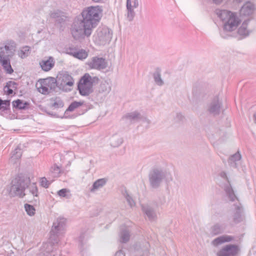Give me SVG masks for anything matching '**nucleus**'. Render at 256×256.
<instances>
[{
	"mask_svg": "<svg viewBox=\"0 0 256 256\" xmlns=\"http://www.w3.org/2000/svg\"><path fill=\"white\" fill-rule=\"evenodd\" d=\"M108 182V179L106 178H102L97 180L94 183L90 188V192H94L96 190L102 188Z\"/></svg>",
	"mask_w": 256,
	"mask_h": 256,
	"instance_id": "412c9836",
	"label": "nucleus"
},
{
	"mask_svg": "<svg viewBox=\"0 0 256 256\" xmlns=\"http://www.w3.org/2000/svg\"><path fill=\"white\" fill-rule=\"evenodd\" d=\"M220 176L222 177V178H225V177L226 178V173L225 172H222L220 173Z\"/></svg>",
	"mask_w": 256,
	"mask_h": 256,
	"instance_id": "13d9d810",
	"label": "nucleus"
},
{
	"mask_svg": "<svg viewBox=\"0 0 256 256\" xmlns=\"http://www.w3.org/2000/svg\"><path fill=\"white\" fill-rule=\"evenodd\" d=\"M135 205L134 200L129 196V206L132 207Z\"/></svg>",
	"mask_w": 256,
	"mask_h": 256,
	"instance_id": "5fc2aeb1",
	"label": "nucleus"
},
{
	"mask_svg": "<svg viewBox=\"0 0 256 256\" xmlns=\"http://www.w3.org/2000/svg\"><path fill=\"white\" fill-rule=\"evenodd\" d=\"M224 228L222 225L216 223L212 226L210 228V234L214 236L220 234L224 232Z\"/></svg>",
	"mask_w": 256,
	"mask_h": 256,
	"instance_id": "c85d7f7f",
	"label": "nucleus"
},
{
	"mask_svg": "<svg viewBox=\"0 0 256 256\" xmlns=\"http://www.w3.org/2000/svg\"><path fill=\"white\" fill-rule=\"evenodd\" d=\"M119 190L122 194L124 196L126 200L128 201V192H127L126 187L124 186H121Z\"/></svg>",
	"mask_w": 256,
	"mask_h": 256,
	"instance_id": "79ce46f5",
	"label": "nucleus"
},
{
	"mask_svg": "<svg viewBox=\"0 0 256 256\" xmlns=\"http://www.w3.org/2000/svg\"><path fill=\"white\" fill-rule=\"evenodd\" d=\"M134 248L138 250V248H136V247H134Z\"/></svg>",
	"mask_w": 256,
	"mask_h": 256,
	"instance_id": "69168bd1",
	"label": "nucleus"
},
{
	"mask_svg": "<svg viewBox=\"0 0 256 256\" xmlns=\"http://www.w3.org/2000/svg\"><path fill=\"white\" fill-rule=\"evenodd\" d=\"M152 76L155 83L158 86H162L164 82L161 78V70L160 68H156L152 74Z\"/></svg>",
	"mask_w": 256,
	"mask_h": 256,
	"instance_id": "393cba45",
	"label": "nucleus"
},
{
	"mask_svg": "<svg viewBox=\"0 0 256 256\" xmlns=\"http://www.w3.org/2000/svg\"><path fill=\"white\" fill-rule=\"evenodd\" d=\"M222 106V102L218 96H215L208 104V111L213 116H217L220 114Z\"/></svg>",
	"mask_w": 256,
	"mask_h": 256,
	"instance_id": "ddd939ff",
	"label": "nucleus"
},
{
	"mask_svg": "<svg viewBox=\"0 0 256 256\" xmlns=\"http://www.w3.org/2000/svg\"><path fill=\"white\" fill-rule=\"evenodd\" d=\"M92 0L96 2H99L101 1V0Z\"/></svg>",
	"mask_w": 256,
	"mask_h": 256,
	"instance_id": "e2e57ef3",
	"label": "nucleus"
},
{
	"mask_svg": "<svg viewBox=\"0 0 256 256\" xmlns=\"http://www.w3.org/2000/svg\"><path fill=\"white\" fill-rule=\"evenodd\" d=\"M120 242L122 243H126L128 242V228L126 225L124 224L120 228Z\"/></svg>",
	"mask_w": 256,
	"mask_h": 256,
	"instance_id": "4be33fe9",
	"label": "nucleus"
},
{
	"mask_svg": "<svg viewBox=\"0 0 256 256\" xmlns=\"http://www.w3.org/2000/svg\"><path fill=\"white\" fill-rule=\"evenodd\" d=\"M10 100H2L0 98V110L3 112L10 110Z\"/></svg>",
	"mask_w": 256,
	"mask_h": 256,
	"instance_id": "72a5a7b5",
	"label": "nucleus"
},
{
	"mask_svg": "<svg viewBox=\"0 0 256 256\" xmlns=\"http://www.w3.org/2000/svg\"><path fill=\"white\" fill-rule=\"evenodd\" d=\"M240 251L239 246L236 244H229L223 246L217 252V256H238Z\"/></svg>",
	"mask_w": 256,
	"mask_h": 256,
	"instance_id": "f8f14e48",
	"label": "nucleus"
},
{
	"mask_svg": "<svg viewBox=\"0 0 256 256\" xmlns=\"http://www.w3.org/2000/svg\"><path fill=\"white\" fill-rule=\"evenodd\" d=\"M6 84L14 90H17L18 84L16 82L13 81H8Z\"/></svg>",
	"mask_w": 256,
	"mask_h": 256,
	"instance_id": "49530a36",
	"label": "nucleus"
},
{
	"mask_svg": "<svg viewBox=\"0 0 256 256\" xmlns=\"http://www.w3.org/2000/svg\"><path fill=\"white\" fill-rule=\"evenodd\" d=\"M148 177L150 187L157 189L166 178V172L161 168H154L150 170Z\"/></svg>",
	"mask_w": 256,
	"mask_h": 256,
	"instance_id": "0eeeda50",
	"label": "nucleus"
},
{
	"mask_svg": "<svg viewBox=\"0 0 256 256\" xmlns=\"http://www.w3.org/2000/svg\"><path fill=\"white\" fill-rule=\"evenodd\" d=\"M53 106L56 108H60L63 106L64 104L62 100H58L56 101L54 103Z\"/></svg>",
	"mask_w": 256,
	"mask_h": 256,
	"instance_id": "de8ad7c7",
	"label": "nucleus"
},
{
	"mask_svg": "<svg viewBox=\"0 0 256 256\" xmlns=\"http://www.w3.org/2000/svg\"><path fill=\"white\" fill-rule=\"evenodd\" d=\"M114 256H126L122 250L118 251Z\"/></svg>",
	"mask_w": 256,
	"mask_h": 256,
	"instance_id": "603ef678",
	"label": "nucleus"
},
{
	"mask_svg": "<svg viewBox=\"0 0 256 256\" xmlns=\"http://www.w3.org/2000/svg\"><path fill=\"white\" fill-rule=\"evenodd\" d=\"M142 210L150 221L154 222L156 220L157 216L152 208L148 204H142Z\"/></svg>",
	"mask_w": 256,
	"mask_h": 256,
	"instance_id": "dca6fc26",
	"label": "nucleus"
},
{
	"mask_svg": "<svg viewBox=\"0 0 256 256\" xmlns=\"http://www.w3.org/2000/svg\"><path fill=\"white\" fill-rule=\"evenodd\" d=\"M141 120H144L146 122H150L149 120H147L146 118H144L138 111H134L129 113V124L138 122Z\"/></svg>",
	"mask_w": 256,
	"mask_h": 256,
	"instance_id": "aec40b11",
	"label": "nucleus"
},
{
	"mask_svg": "<svg viewBox=\"0 0 256 256\" xmlns=\"http://www.w3.org/2000/svg\"><path fill=\"white\" fill-rule=\"evenodd\" d=\"M28 193L26 194H30L33 196L34 198H38V189L36 183H30L28 188Z\"/></svg>",
	"mask_w": 256,
	"mask_h": 256,
	"instance_id": "2f4dec72",
	"label": "nucleus"
},
{
	"mask_svg": "<svg viewBox=\"0 0 256 256\" xmlns=\"http://www.w3.org/2000/svg\"><path fill=\"white\" fill-rule=\"evenodd\" d=\"M128 0H126V8L127 10H128Z\"/></svg>",
	"mask_w": 256,
	"mask_h": 256,
	"instance_id": "680f3d73",
	"label": "nucleus"
},
{
	"mask_svg": "<svg viewBox=\"0 0 256 256\" xmlns=\"http://www.w3.org/2000/svg\"><path fill=\"white\" fill-rule=\"evenodd\" d=\"M129 21H132L134 20L136 16V12L133 10V8H132V4L129 2Z\"/></svg>",
	"mask_w": 256,
	"mask_h": 256,
	"instance_id": "a19ab883",
	"label": "nucleus"
},
{
	"mask_svg": "<svg viewBox=\"0 0 256 256\" xmlns=\"http://www.w3.org/2000/svg\"><path fill=\"white\" fill-rule=\"evenodd\" d=\"M130 3L132 4V8H137L138 6V0H133L132 2L130 0Z\"/></svg>",
	"mask_w": 256,
	"mask_h": 256,
	"instance_id": "8fccbe9b",
	"label": "nucleus"
},
{
	"mask_svg": "<svg viewBox=\"0 0 256 256\" xmlns=\"http://www.w3.org/2000/svg\"><path fill=\"white\" fill-rule=\"evenodd\" d=\"M253 118L254 122L256 124V112L254 114Z\"/></svg>",
	"mask_w": 256,
	"mask_h": 256,
	"instance_id": "bf43d9fd",
	"label": "nucleus"
},
{
	"mask_svg": "<svg viewBox=\"0 0 256 256\" xmlns=\"http://www.w3.org/2000/svg\"><path fill=\"white\" fill-rule=\"evenodd\" d=\"M176 118L180 120H182L183 118V116L181 114H178Z\"/></svg>",
	"mask_w": 256,
	"mask_h": 256,
	"instance_id": "4d7b16f0",
	"label": "nucleus"
},
{
	"mask_svg": "<svg viewBox=\"0 0 256 256\" xmlns=\"http://www.w3.org/2000/svg\"><path fill=\"white\" fill-rule=\"evenodd\" d=\"M112 31L107 27L99 28L94 36V42L99 45L108 43L112 38Z\"/></svg>",
	"mask_w": 256,
	"mask_h": 256,
	"instance_id": "9d476101",
	"label": "nucleus"
},
{
	"mask_svg": "<svg viewBox=\"0 0 256 256\" xmlns=\"http://www.w3.org/2000/svg\"><path fill=\"white\" fill-rule=\"evenodd\" d=\"M223 0H212L213 3L215 4H220L222 2Z\"/></svg>",
	"mask_w": 256,
	"mask_h": 256,
	"instance_id": "6e6d98bb",
	"label": "nucleus"
},
{
	"mask_svg": "<svg viewBox=\"0 0 256 256\" xmlns=\"http://www.w3.org/2000/svg\"><path fill=\"white\" fill-rule=\"evenodd\" d=\"M22 156V150L20 146H18L12 152L11 160H14V162H16L15 160H19Z\"/></svg>",
	"mask_w": 256,
	"mask_h": 256,
	"instance_id": "7c9ffc66",
	"label": "nucleus"
},
{
	"mask_svg": "<svg viewBox=\"0 0 256 256\" xmlns=\"http://www.w3.org/2000/svg\"><path fill=\"white\" fill-rule=\"evenodd\" d=\"M4 93L8 96L12 94L14 92V90L9 87V86L6 84L4 88Z\"/></svg>",
	"mask_w": 256,
	"mask_h": 256,
	"instance_id": "c03bdc74",
	"label": "nucleus"
},
{
	"mask_svg": "<svg viewBox=\"0 0 256 256\" xmlns=\"http://www.w3.org/2000/svg\"><path fill=\"white\" fill-rule=\"evenodd\" d=\"M250 20H245L242 24V26L238 29V32L240 35L246 36L249 35L250 32L247 30V26L250 22Z\"/></svg>",
	"mask_w": 256,
	"mask_h": 256,
	"instance_id": "bb28decb",
	"label": "nucleus"
},
{
	"mask_svg": "<svg viewBox=\"0 0 256 256\" xmlns=\"http://www.w3.org/2000/svg\"><path fill=\"white\" fill-rule=\"evenodd\" d=\"M57 86L62 90L66 86H72L74 84L73 78L67 72H59L56 77Z\"/></svg>",
	"mask_w": 256,
	"mask_h": 256,
	"instance_id": "9b49d317",
	"label": "nucleus"
},
{
	"mask_svg": "<svg viewBox=\"0 0 256 256\" xmlns=\"http://www.w3.org/2000/svg\"><path fill=\"white\" fill-rule=\"evenodd\" d=\"M16 48L15 42L10 40L5 45L4 48L1 47L0 48V62L2 63L4 68L9 74H12L14 72L10 64L9 57L13 55Z\"/></svg>",
	"mask_w": 256,
	"mask_h": 256,
	"instance_id": "39448f33",
	"label": "nucleus"
},
{
	"mask_svg": "<svg viewBox=\"0 0 256 256\" xmlns=\"http://www.w3.org/2000/svg\"><path fill=\"white\" fill-rule=\"evenodd\" d=\"M55 61L52 56H50L46 60H42L40 62V65L42 70L45 72L50 70L54 66Z\"/></svg>",
	"mask_w": 256,
	"mask_h": 256,
	"instance_id": "a211bd4d",
	"label": "nucleus"
},
{
	"mask_svg": "<svg viewBox=\"0 0 256 256\" xmlns=\"http://www.w3.org/2000/svg\"><path fill=\"white\" fill-rule=\"evenodd\" d=\"M102 12V10L98 6L88 7L82 12V20L86 26L92 30L100 22Z\"/></svg>",
	"mask_w": 256,
	"mask_h": 256,
	"instance_id": "20e7f679",
	"label": "nucleus"
},
{
	"mask_svg": "<svg viewBox=\"0 0 256 256\" xmlns=\"http://www.w3.org/2000/svg\"><path fill=\"white\" fill-rule=\"evenodd\" d=\"M96 97H97V100H99L98 97H100V100H101V99H102V96H99V94H97Z\"/></svg>",
	"mask_w": 256,
	"mask_h": 256,
	"instance_id": "052dcab7",
	"label": "nucleus"
},
{
	"mask_svg": "<svg viewBox=\"0 0 256 256\" xmlns=\"http://www.w3.org/2000/svg\"><path fill=\"white\" fill-rule=\"evenodd\" d=\"M90 68L97 70H101L106 68L108 66V63L106 60L102 58L94 56L92 58L91 61L88 62Z\"/></svg>",
	"mask_w": 256,
	"mask_h": 256,
	"instance_id": "4468645a",
	"label": "nucleus"
},
{
	"mask_svg": "<svg viewBox=\"0 0 256 256\" xmlns=\"http://www.w3.org/2000/svg\"><path fill=\"white\" fill-rule=\"evenodd\" d=\"M166 202V198L164 196H162V198H160V200L156 202V206H159L163 204Z\"/></svg>",
	"mask_w": 256,
	"mask_h": 256,
	"instance_id": "09e8293b",
	"label": "nucleus"
},
{
	"mask_svg": "<svg viewBox=\"0 0 256 256\" xmlns=\"http://www.w3.org/2000/svg\"><path fill=\"white\" fill-rule=\"evenodd\" d=\"M84 238V234H81L78 238V241L80 242V246L82 248L84 246L83 240Z\"/></svg>",
	"mask_w": 256,
	"mask_h": 256,
	"instance_id": "3c124183",
	"label": "nucleus"
},
{
	"mask_svg": "<svg viewBox=\"0 0 256 256\" xmlns=\"http://www.w3.org/2000/svg\"><path fill=\"white\" fill-rule=\"evenodd\" d=\"M31 52V48L28 46H23L20 51H18V56L22 58H24L28 56Z\"/></svg>",
	"mask_w": 256,
	"mask_h": 256,
	"instance_id": "473e14b6",
	"label": "nucleus"
},
{
	"mask_svg": "<svg viewBox=\"0 0 256 256\" xmlns=\"http://www.w3.org/2000/svg\"><path fill=\"white\" fill-rule=\"evenodd\" d=\"M52 168L54 169V170L56 174H58L60 173V169L58 166H54Z\"/></svg>",
	"mask_w": 256,
	"mask_h": 256,
	"instance_id": "864d4df0",
	"label": "nucleus"
},
{
	"mask_svg": "<svg viewBox=\"0 0 256 256\" xmlns=\"http://www.w3.org/2000/svg\"><path fill=\"white\" fill-rule=\"evenodd\" d=\"M66 19V16L64 14V13L61 16L56 20V22L62 24H64Z\"/></svg>",
	"mask_w": 256,
	"mask_h": 256,
	"instance_id": "a18cd8bd",
	"label": "nucleus"
},
{
	"mask_svg": "<svg viewBox=\"0 0 256 256\" xmlns=\"http://www.w3.org/2000/svg\"><path fill=\"white\" fill-rule=\"evenodd\" d=\"M69 192V190L66 188H62L57 192L58 195L60 197L68 198L66 193Z\"/></svg>",
	"mask_w": 256,
	"mask_h": 256,
	"instance_id": "ea45409f",
	"label": "nucleus"
},
{
	"mask_svg": "<svg viewBox=\"0 0 256 256\" xmlns=\"http://www.w3.org/2000/svg\"><path fill=\"white\" fill-rule=\"evenodd\" d=\"M234 236L228 235H223L214 238L212 242L214 246H218L222 244L234 240Z\"/></svg>",
	"mask_w": 256,
	"mask_h": 256,
	"instance_id": "6ab92c4d",
	"label": "nucleus"
},
{
	"mask_svg": "<svg viewBox=\"0 0 256 256\" xmlns=\"http://www.w3.org/2000/svg\"><path fill=\"white\" fill-rule=\"evenodd\" d=\"M84 102H73L70 104V106H68V108L66 110V111L72 112L76 108L82 106Z\"/></svg>",
	"mask_w": 256,
	"mask_h": 256,
	"instance_id": "c9c22d12",
	"label": "nucleus"
},
{
	"mask_svg": "<svg viewBox=\"0 0 256 256\" xmlns=\"http://www.w3.org/2000/svg\"><path fill=\"white\" fill-rule=\"evenodd\" d=\"M40 182L41 186L45 188H48L50 184L45 177L41 178Z\"/></svg>",
	"mask_w": 256,
	"mask_h": 256,
	"instance_id": "37998d69",
	"label": "nucleus"
},
{
	"mask_svg": "<svg viewBox=\"0 0 256 256\" xmlns=\"http://www.w3.org/2000/svg\"><path fill=\"white\" fill-rule=\"evenodd\" d=\"M218 16L223 22L225 21L224 24L223 32H220V35L224 38H226L224 35L226 32H232L235 30L240 24V20L236 14L228 10H216Z\"/></svg>",
	"mask_w": 256,
	"mask_h": 256,
	"instance_id": "7ed1b4c3",
	"label": "nucleus"
},
{
	"mask_svg": "<svg viewBox=\"0 0 256 256\" xmlns=\"http://www.w3.org/2000/svg\"><path fill=\"white\" fill-rule=\"evenodd\" d=\"M30 183V177L22 174H18L11 182L9 194L12 197L24 198V192Z\"/></svg>",
	"mask_w": 256,
	"mask_h": 256,
	"instance_id": "f03ea898",
	"label": "nucleus"
},
{
	"mask_svg": "<svg viewBox=\"0 0 256 256\" xmlns=\"http://www.w3.org/2000/svg\"><path fill=\"white\" fill-rule=\"evenodd\" d=\"M122 138L117 134L113 135L110 140V146L114 148L122 144Z\"/></svg>",
	"mask_w": 256,
	"mask_h": 256,
	"instance_id": "a878e982",
	"label": "nucleus"
},
{
	"mask_svg": "<svg viewBox=\"0 0 256 256\" xmlns=\"http://www.w3.org/2000/svg\"><path fill=\"white\" fill-rule=\"evenodd\" d=\"M88 54L84 50H77L74 57L79 60H84L86 58Z\"/></svg>",
	"mask_w": 256,
	"mask_h": 256,
	"instance_id": "f704fd0d",
	"label": "nucleus"
},
{
	"mask_svg": "<svg viewBox=\"0 0 256 256\" xmlns=\"http://www.w3.org/2000/svg\"><path fill=\"white\" fill-rule=\"evenodd\" d=\"M254 5L250 2H247L241 8L240 10V15L243 16H250L254 12Z\"/></svg>",
	"mask_w": 256,
	"mask_h": 256,
	"instance_id": "f3484780",
	"label": "nucleus"
},
{
	"mask_svg": "<svg viewBox=\"0 0 256 256\" xmlns=\"http://www.w3.org/2000/svg\"><path fill=\"white\" fill-rule=\"evenodd\" d=\"M39 84H36L38 90L44 94H48L55 90L58 86L56 80L54 78H48L39 80Z\"/></svg>",
	"mask_w": 256,
	"mask_h": 256,
	"instance_id": "1a4fd4ad",
	"label": "nucleus"
},
{
	"mask_svg": "<svg viewBox=\"0 0 256 256\" xmlns=\"http://www.w3.org/2000/svg\"><path fill=\"white\" fill-rule=\"evenodd\" d=\"M236 2H240L241 0H235Z\"/></svg>",
	"mask_w": 256,
	"mask_h": 256,
	"instance_id": "0e129e2a",
	"label": "nucleus"
},
{
	"mask_svg": "<svg viewBox=\"0 0 256 256\" xmlns=\"http://www.w3.org/2000/svg\"><path fill=\"white\" fill-rule=\"evenodd\" d=\"M111 90V84L108 80L103 81L99 88V93L108 94Z\"/></svg>",
	"mask_w": 256,
	"mask_h": 256,
	"instance_id": "b1692460",
	"label": "nucleus"
},
{
	"mask_svg": "<svg viewBox=\"0 0 256 256\" xmlns=\"http://www.w3.org/2000/svg\"><path fill=\"white\" fill-rule=\"evenodd\" d=\"M99 78L97 76H92L86 73L80 80L78 89L82 96H88L93 92L94 84H98Z\"/></svg>",
	"mask_w": 256,
	"mask_h": 256,
	"instance_id": "423d86ee",
	"label": "nucleus"
},
{
	"mask_svg": "<svg viewBox=\"0 0 256 256\" xmlns=\"http://www.w3.org/2000/svg\"><path fill=\"white\" fill-rule=\"evenodd\" d=\"M25 210L28 215L33 216L35 214L36 210L34 206L26 204H24Z\"/></svg>",
	"mask_w": 256,
	"mask_h": 256,
	"instance_id": "e433bc0d",
	"label": "nucleus"
},
{
	"mask_svg": "<svg viewBox=\"0 0 256 256\" xmlns=\"http://www.w3.org/2000/svg\"><path fill=\"white\" fill-rule=\"evenodd\" d=\"M234 206L235 208L232 215V222L235 224H237L244 220V209L240 204H234Z\"/></svg>",
	"mask_w": 256,
	"mask_h": 256,
	"instance_id": "2eb2a0df",
	"label": "nucleus"
},
{
	"mask_svg": "<svg viewBox=\"0 0 256 256\" xmlns=\"http://www.w3.org/2000/svg\"><path fill=\"white\" fill-rule=\"evenodd\" d=\"M66 224V219L64 218H58L53 223V226L50 232V242L44 244L46 256H56L57 255L56 244H58L60 240L58 237L64 233Z\"/></svg>",
	"mask_w": 256,
	"mask_h": 256,
	"instance_id": "f257e3e1",
	"label": "nucleus"
},
{
	"mask_svg": "<svg viewBox=\"0 0 256 256\" xmlns=\"http://www.w3.org/2000/svg\"><path fill=\"white\" fill-rule=\"evenodd\" d=\"M241 158L242 156L240 152H237L229 158L228 162L230 166L236 168L237 167L236 162L239 161Z\"/></svg>",
	"mask_w": 256,
	"mask_h": 256,
	"instance_id": "5701e85b",
	"label": "nucleus"
},
{
	"mask_svg": "<svg viewBox=\"0 0 256 256\" xmlns=\"http://www.w3.org/2000/svg\"><path fill=\"white\" fill-rule=\"evenodd\" d=\"M63 14L64 12L62 11L56 10L52 12H51L50 16L52 18H54L56 20L57 18H60L61 16V15H62Z\"/></svg>",
	"mask_w": 256,
	"mask_h": 256,
	"instance_id": "58836bf2",
	"label": "nucleus"
},
{
	"mask_svg": "<svg viewBox=\"0 0 256 256\" xmlns=\"http://www.w3.org/2000/svg\"><path fill=\"white\" fill-rule=\"evenodd\" d=\"M77 50L78 48L72 45L65 48L66 53L73 56Z\"/></svg>",
	"mask_w": 256,
	"mask_h": 256,
	"instance_id": "4c0bfd02",
	"label": "nucleus"
},
{
	"mask_svg": "<svg viewBox=\"0 0 256 256\" xmlns=\"http://www.w3.org/2000/svg\"><path fill=\"white\" fill-rule=\"evenodd\" d=\"M92 30L82 20L74 22L71 28V33L75 40L84 38L86 36L89 37Z\"/></svg>",
	"mask_w": 256,
	"mask_h": 256,
	"instance_id": "6e6552de",
	"label": "nucleus"
},
{
	"mask_svg": "<svg viewBox=\"0 0 256 256\" xmlns=\"http://www.w3.org/2000/svg\"><path fill=\"white\" fill-rule=\"evenodd\" d=\"M224 191L230 201L234 202L235 200H238V198L236 196L234 190L230 184L224 186Z\"/></svg>",
	"mask_w": 256,
	"mask_h": 256,
	"instance_id": "cd10ccee",
	"label": "nucleus"
},
{
	"mask_svg": "<svg viewBox=\"0 0 256 256\" xmlns=\"http://www.w3.org/2000/svg\"><path fill=\"white\" fill-rule=\"evenodd\" d=\"M29 103L27 102H23L22 100L18 99L12 102V106L14 108L19 110H26L27 108Z\"/></svg>",
	"mask_w": 256,
	"mask_h": 256,
	"instance_id": "c756f323",
	"label": "nucleus"
}]
</instances>
